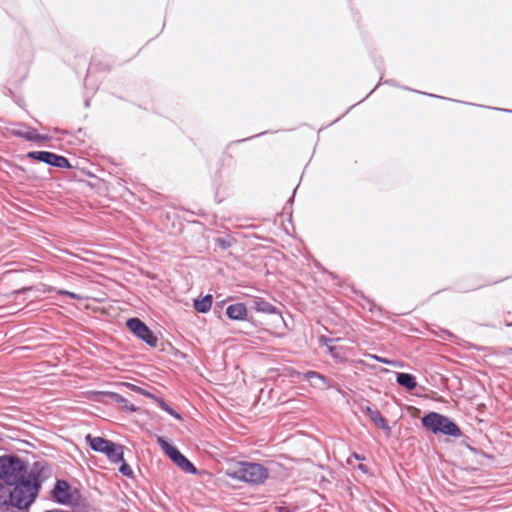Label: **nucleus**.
<instances>
[{
	"mask_svg": "<svg viewBox=\"0 0 512 512\" xmlns=\"http://www.w3.org/2000/svg\"><path fill=\"white\" fill-rule=\"evenodd\" d=\"M295 192H296V189L294 190L293 192V195L291 196V198L289 199L288 201V204L292 205L293 201H294V195H295Z\"/></svg>",
	"mask_w": 512,
	"mask_h": 512,
	"instance_id": "nucleus-31",
	"label": "nucleus"
},
{
	"mask_svg": "<svg viewBox=\"0 0 512 512\" xmlns=\"http://www.w3.org/2000/svg\"><path fill=\"white\" fill-rule=\"evenodd\" d=\"M45 512H67V511H63V510H59V509H54V510H46Z\"/></svg>",
	"mask_w": 512,
	"mask_h": 512,
	"instance_id": "nucleus-34",
	"label": "nucleus"
},
{
	"mask_svg": "<svg viewBox=\"0 0 512 512\" xmlns=\"http://www.w3.org/2000/svg\"><path fill=\"white\" fill-rule=\"evenodd\" d=\"M422 426L433 434H443L452 437H460L462 431L449 417L437 412H429L421 419Z\"/></svg>",
	"mask_w": 512,
	"mask_h": 512,
	"instance_id": "nucleus-3",
	"label": "nucleus"
},
{
	"mask_svg": "<svg viewBox=\"0 0 512 512\" xmlns=\"http://www.w3.org/2000/svg\"><path fill=\"white\" fill-rule=\"evenodd\" d=\"M226 474L231 479L251 485L262 484L268 478L267 468L254 462H238L230 467Z\"/></svg>",
	"mask_w": 512,
	"mask_h": 512,
	"instance_id": "nucleus-2",
	"label": "nucleus"
},
{
	"mask_svg": "<svg viewBox=\"0 0 512 512\" xmlns=\"http://www.w3.org/2000/svg\"><path fill=\"white\" fill-rule=\"evenodd\" d=\"M306 378L308 380H318L320 383L318 382H312V385L315 386V387H320V385H323L325 387H330V383H329V380L328 378H326L324 375L320 374L319 372H316V371H308L306 374H305Z\"/></svg>",
	"mask_w": 512,
	"mask_h": 512,
	"instance_id": "nucleus-16",
	"label": "nucleus"
},
{
	"mask_svg": "<svg viewBox=\"0 0 512 512\" xmlns=\"http://www.w3.org/2000/svg\"><path fill=\"white\" fill-rule=\"evenodd\" d=\"M25 139L27 141H32V142H42L45 140H49L50 137L48 135H41V134L37 133V131L35 129H28L25 133Z\"/></svg>",
	"mask_w": 512,
	"mask_h": 512,
	"instance_id": "nucleus-18",
	"label": "nucleus"
},
{
	"mask_svg": "<svg viewBox=\"0 0 512 512\" xmlns=\"http://www.w3.org/2000/svg\"><path fill=\"white\" fill-rule=\"evenodd\" d=\"M501 111H504V112H509V113H512V110L511 109H500Z\"/></svg>",
	"mask_w": 512,
	"mask_h": 512,
	"instance_id": "nucleus-36",
	"label": "nucleus"
},
{
	"mask_svg": "<svg viewBox=\"0 0 512 512\" xmlns=\"http://www.w3.org/2000/svg\"><path fill=\"white\" fill-rule=\"evenodd\" d=\"M213 297L211 294L205 295L201 299H195L193 303L194 309L199 313H207L212 306Z\"/></svg>",
	"mask_w": 512,
	"mask_h": 512,
	"instance_id": "nucleus-15",
	"label": "nucleus"
},
{
	"mask_svg": "<svg viewBox=\"0 0 512 512\" xmlns=\"http://www.w3.org/2000/svg\"><path fill=\"white\" fill-rule=\"evenodd\" d=\"M50 469L44 463L36 461L28 471L24 460L14 454L0 456V480L10 490L12 506L27 509L37 497L42 482L49 476Z\"/></svg>",
	"mask_w": 512,
	"mask_h": 512,
	"instance_id": "nucleus-1",
	"label": "nucleus"
},
{
	"mask_svg": "<svg viewBox=\"0 0 512 512\" xmlns=\"http://www.w3.org/2000/svg\"><path fill=\"white\" fill-rule=\"evenodd\" d=\"M363 411L371 419V421L380 429L390 432L391 428L387 423V420L382 416L379 410L373 409L370 406H366Z\"/></svg>",
	"mask_w": 512,
	"mask_h": 512,
	"instance_id": "nucleus-8",
	"label": "nucleus"
},
{
	"mask_svg": "<svg viewBox=\"0 0 512 512\" xmlns=\"http://www.w3.org/2000/svg\"><path fill=\"white\" fill-rule=\"evenodd\" d=\"M353 457H354L355 459H357V460H364V457H363V456H361V455H359V454H357V453H353Z\"/></svg>",
	"mask_w": 512,
	"mask_h": 512,
	"instance_id": "nucleus-30",
	"label": "nucleus"
},
{
	"mask_svg": "<svg viewBox=\"0 0 512 512\" xmlns=\"http://www.w3.org/2000/svg\"><path fill=\"white\" fill-rule=\"evenodd\" d=\"M396 382L399 386L405 387L409 391L417 387L416 377L410 373L398 372L396 374Z\"/></svg>",
	"mask_w": 512,
	"mask_h": 512,
	"instance_id": "nucleus-12",
	"label": "nucleus"
},
{
	"mask_svg": "<svg viewBox=\"0 0 512 512\" xmlns=\"http://www.w3.org/2000/svg\"><path fill=\"white\" fill-rule=\"evenodd\" d=\"M49 154V151H30L26 154V157L28 159L37 160L46 164Z\"/></svg>",
	"mask_w": 512,
	"mask_h": 512,
	"instance_id": "nucleus-19",
	"label": "nucleus"
},
{
	"mask_svg": "<svg viewBox=\"0 0 512 512\" xmlns=\"http://www.w3.org/2000/svg\"><path fill=\"white\" fill-rule=\"evenodd\" d=\"M120 462H121V466L119 468L120 473L127 477L132 476V474H133L132 468L124 460L120 461Z\"/></svg>",
	"mask_w": 512,
	"mask_h": 512,
	"instance_id": "nucleus-24",
	"label": "nucleus"
},
{
	"mask_svg": "<svg viewBox=\"0 0 512 512\" xmlns=\"http://www.w3.org/2000/svg\"><path fill=\"white\" fill-rule=\"evenodd\" d=\"M373 357H374L378 362L385 363V364L389 363V361H388V360H386V359H384V358H382V357H378V356H373Z\"/></svg>",
	"mask_w": 512,
	"mask_h": 512,
	"instance_id": "nucleus-29",
	"label": "nucleus"
},
{
	"mask_svg": "<svg viewBox=\"0 0 512 512\" xmlns=\"http://www.w3.org/2000/svg\"><path fill=\"white\" fill-rule=\"evenodd\" d=\"M506 326H508V327L512 326V322H506Z\"/></svg>",
	"mask_w": 512,
	"mask_h": 512,
	"instance_id": "nucleus-37",
	"label": "nucleus"
},
{
	"mask_svg": "<svg viewBox=\"0 0 512 512\" xmlns=\"http://www.w3.org/2000/svg\"><path fill=\"white\" fill-rule=\"evenodd\" d=\"M339 338H328V337H325V336H322L320 338V341L321 343L327 347V349L329 350V346H334L333 343L338 341Z\"/></svg>",
	"mask_w": 512,
	"mask_h": 512,
	"instance_id": "nucleus-26",
	"label": "nucleus"
},
{
	"mask_svg": "<svg viewBox=\"0 0 512 512\" xmlns=\"http://www.w3.org/2000/svg\"><path fill=\"white\" fill-rule=\"evenodd\" d=\"M235 243V239L233 237L227 236V237H217L215 239V244L223 249L226 250L230 248Z\"/></svg>",
	"mask_w": 512,
	"mask_h": 512,
	"instance_id": "nucleus-20",
	"label": "nucleus"
},
{
	"mask_svg": "<svg viewBox=\"0 0 512 512\" xmlns=\"http://www.w3.org/2000/svg\"><path fill=\"white\" fill-rule=\"evenodd\" d=\"M125 385L130 388L132 391H135L137 393H140L146 397H150V398H153L155 400V396L153 394H151L150 392L146 391L145 389L139 387V386H136L134 384H130V383H125Z\"/></svg>",
	"mask_w": 512,
	"mask_h": 512,
	"instance_id": "nucleus-23",
	"label": "nucleus"
},
{
	"mask_svg": "<svg viewBox=\"0 0 512 512\" xmlns=\"http://www.w3.org/2000/svg\"><path fill=\"white\" fill-rule=\"evenodd\" d=\"M328 352L330 353V355L336 359V360H343L344 358V355H343V352H342V348L341 347H337V346H329V350Z\"/></svg>",
	"mask_w": 512,
	"mask_h": 512,
	"instance_id": "nucleus-22",
	"label": "nucleus"
},
{
	"mask_svg": "<svg viewBox=\"0 0 512 512\" xmlns=\"http://www.w3.org/2000/svg\"><path fill=\"white\" fill-rule=\"evenodd\" d=\"M110 446L111 447H108L104 453L109 461L112 463H119L120 461H123V446L114 442H112Z\"/></svg>",
	"mask_w": 512,
	"mask_h": 512,
	"instance_id": "nucleus-13",
	"label": "nucleus"
},
{
	"mask_svg": "<svg viewBox=\"0 0 512 512\" xmlns=\"http://www.w3.org/2000/svg\"><path fill=\"white\" fill-rule=\"evenodd\" d=\"M226 315L231 320L244 321L247 319L248 310L244 303H235L226 308Z\"/></svg>",
	"mask_w": 512,
	"mask_h": 512,
	"instance_id": "nucleus-7",
	"label": "nucleus"
},
{
	"mask_svg": "<svg viewBox=\"0 0 512 512\" xmlns=\"http://www.w3.org/2000/svg\"><path fill=\"white\" fill-rule=\"evenodd\" d=\"M126 326L129 330L150 347H156L158 337L154 332L139 318L133 317L127 320Z\"/></svg>",
	"mask_w": 512,
	"mask_h": 512,
	"instance_id": "nucleus-5",
	"label": "nucleus"
},
{
	"mask_svg": "<svg viewBox=\"0 0 512 512\" xmlns=\"http://www.w3.org/2000/svg\"><path fill=\"white\" fill-rule=\"evenodd\" d=\"M429 95H430V96H432V97H438V96H437V95H435V94H429Z\"/></svg>",
	"mask_w": 512,
	"mask_h": 512,
	"instance_id": "nucleus-39",
	"label": "nucleus"
},
{
	"mask_svg": "<svg viewBox=\"0 0 512 512\" xmlns=\"http://www.w3.org/2000/svg\"><path fill=\"white\" fill-rule=\"evenodd\" d=\"M107 397L123 411L136 412L138 407L130 403L126 398L116 392H107Z\"/></svg>",
	"mask_w": 512,
	"mask_h": 512,
	"instance_id": "nucleus-10",
	"label": "nucleus"
},
{
	"mask_svg": "<svg viewBox=\"0 0 512 512\" xmlns=\"http://www.w3.org/2000/svg\"><path fill=\"white\" fill-rule=\"evenodd\" d=\"M11 505L12 501L10 500V490L5 491L4 488L0 487V511L3 510L5 506Z\"/></svg>",
	"mask_w": 512,
	"mask_h": 512,
	"instance_id": "nucleus-21",
	"label": "nucleus"
},
{
	"mask_svg": "<svg viewBox=\"0 0 512 512\" xmlns=\"http://www.w3.org/2000/svg\"><path fill=\"white\" fill-rule=\"evenodd\" d=\"M156 442L165 452V454L170 458V460L173 461L183 471L190 474H196L198 472L195 465L185 455H183L176 446H173L168 441H166L164 437L157 436Z\"/></svg>",
	"mask_w": 512,
	"mask_h": 512,
	"instance_id": "nucleus-4",
	"label": "nucleus"
},
{
	"mask_svg": "<svg viewBox=\"0 0 512 512\" xmlns=\"http://www.w3.org/2000/svg\"><path fill=\"white\" fill-rule=\"evenodd\" d=\"M253 308L260 313L278 314L281 316V312L279 311V309L275 305L266 301L263 298H256L253 301Z\"/></svg>",
	"mask_w": 512,
	"mask_h": 512,
	"instance_id": "nucleus-11",
	"label": "nucleus"
},
{
	"mask_svg": "<svg viewBox=\"0 0 512 512\" xmlns=\"http://www.w3.org/2000/svg\"><path fill=\"white\" fill-rule=\"evenodd\" d=\"M86 443L95 452L105 453L108 447H111L112 441L99 436H92L91 434L86 435Z\"/></svg>",
	"mask_w": 512,
	"mask_h": 512,
	"instance_id": "nucleus-9",
	"label": "nucleus"
},
{
	"mask_svg": "<svg viewBox=\"0 0 512 512\" xmlns=\"http://www.w3.org/2000/svg\"><path fill=\"white\" fill-rule=\"evenodd\" d=\"M358 468H359L361 471H363V472H367L366 466H365V465H363V464H360V465L358 466Z\"/></svg>",
	"mask_w": 512,
	"mask_h": 512,
	"instance_id": "nucleus-32",
	"label": "nucleus"
},
{
	"mask_svg": "<svg viewBox=\"0 0 512 512\" xmlns=\"http://www.w3.org/2000/svg\"><path fill=\"white\" fill-rule=\"evenodd\" d=\"M155 401L158 404V406L162 410L167 412L169 415H171L172 417H174L177 420H182V416L177 411H175L169 404H167L164 399L155 398Z\"/></svg>",
	"mask_w": 512,
	"mask_h": 512,
	"instance_id": "nucleus-17",
	"label": "nucleus"
},
{
	"mask_svg": "<svg viewBox=\"0 0 512 512\" xmlns=\"http://www.w3.org/2000/svg\"><path fill=\"white\" fill-rule=\"evenodd\" d=\"M12 134L14 136H17V137H20V138H24L25 139V133L26 131L22 130V129H12L11 130Z\"/></svg>",
	"mask_w": 512,
	"mask_h": 512,
	"instance_id": "nucleus-28",
	"label": "nucleus"
},
{
	"mask_svg": "<svg viewBox=\"0 0 512 512\" xmlns=\"http://www.w3.org/2000/svg\"><path fill=\"white\" fill-rule=\"evenodd\" d=\"M58 294L68 296V297H70L72 299H79L80 298L74 292H70V291H67V290H60V291H58Z\"/></svg>",
	"mask_w": 512,
	"mask_h": 512,
	"instance_id": "nucleus-27",
	"label": "nucleus"
},
{
	"mask_svg": "<svg viewBox=\"0 0 512 512\" xmlns=\"http://www.w3.org/2000/svg\"><path fill=\"white\" fill-rule=\"evenodd\" d=\"M46 164L61 169H69L72 167L69 160L66 157L58 155L53 152H50Z\"/></svg>",
	"mask_w": 512,
	"mask_h": 512,
	"instance_id": "nucleus-14",
	"label": "nucleus"
},
{
	"mask_svg": "<svg viewBox=\"0 0 512 512\" xmlns=\"http://www.w3.org/2000/svg\"><path fill=\"white\" fill-rule=\"evenodd\" d=\"M371 306L369 307V311H373V307L375 306L373 302H370Z\"/></svg>",
	"mask_w": 512,
	"mask_h": 512,
	"instance_id": "nucleus-35",
	"label": "nucleus"
},
{
	"mask_svg": "<svg viewBox=\"0 0 512 512\" xmlns=\"http://www.w3.org/2000/svg\"><path fill=\"white\" fill-rule=\"evenodd\" d=\"M339 338H328V337H325V336H322L320 338V341L321 343L327 347V349L329 350V346H334L333 343L338 341Z\"/></svg>",
	"mask_w": 512,
	"mask_h": 512,
	"instance_id": "nucleus-25",
	"label": "nucleus"
},
{
	"mask_svg": "<svg viewBox=\"0 0 512 512\" xmlns=\"http://www.w3.org/2000/svg\"><path fill=\"white\" fill-rule=\"evenodd\" d=\"M52 497L58 504H71L73 501V496L69 483L66 480L58 479L52 489Z\"/></svg>",
	"mask_w": 512,
	"mask_h": 512,
	"instance_id": "nucleus-6",
	"label": "nucleus"
},
{
	"mask_svg": "<svg viewBox=\"0 0 512 512\" xmlns=\"http://www.w3.org/2000/svg\"><path fill=\"white\" fill-rule=\"evenodd\" d=\"M262 134H263V133H258V134H257V136H261ZM253 137H256V135H255V136H252V138H253ZM249 139H251V137L245 138V139H243V141H247V140H249ZM238 142H242V140H239Z\"/></svg>",
	"mask_w": 512,
	"mask_h": 512,
	"instance_id": "nucleus-33",
	"label": "nucleus"
},
{
	"mask_svg": "<svg viewBox=\"0 0 512 512\" xmlns=\"http://www.w3.org/2000/svg\"><path fill=\"white\" fill-rule=\"evenodd\" d=\"M384 83L392 84L390 80H386Z\"/></svg>",
	"mask_w": 512,
	"mask_h": 512,
	"instance_id": "nucleus-38",
	"label": "nucleus"
}]
</instances>
